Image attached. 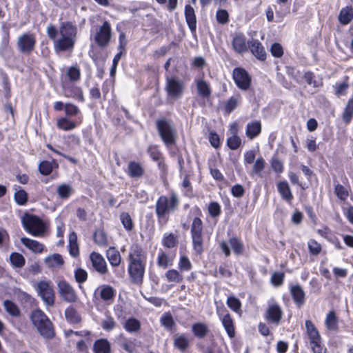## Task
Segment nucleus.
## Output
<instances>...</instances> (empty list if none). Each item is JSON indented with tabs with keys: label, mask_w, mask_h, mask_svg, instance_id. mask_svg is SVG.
Instances as JSON below:
<instances>
[{
	"label": "nucleus",
	"mask_w": 353,
	"mask_h": 353,
	"mask_svg": "<svg viewBox=\"0 0 353 353\" xmlns=\"http://www.w3.org/2000/svg\"><path fill=\"white\" fill-rule=\"evenodd\" d=\"M179 205V200L174 192H172L170 196H161L155 204L156 214L159 223L168 221V214L175 211Z\"/></svg>",
	"instance_id": "obj_1"
},
{
	"label": "nucleus",
	"mask_w": 353,
	"mask_h": 353,
	"mask_svg": "<svg viewBox=\"0 0 353 353\" xmlns=\"http://www.w3.org/2000/svg\"><path fill=\"white\" fill-rule=\"evenodd\" d=\"M30 319L39 334L46 339H52L54 336V330L52 323L40 310H34L30 314Z\"/></svg>",
	"instance_id": "obj_2"
},
{
	"label": "nucleus",
	"mask_w": 353,
	"mask_h": 353,
	"mask_svg": "<svg viewBox=\"0 0 353 353\" xmlns=\"http://www.w3.org/2000/svg\"><path fill=\"white\" fill-rule=\"evenodd\" d=\"M157 128L163 141L168 147L175 143L176 132L170 121L165 119H159L157 121Z\"/></svg>",
	"instance_id": "obj_3"
},
{
	"label": "nucleus",
	"mask_w": 353,
	"mask_h": 353,
	"mask_svg": "<svg viewBox=\"0 0 353 353\" xmlns=\"http://www.w3.org/2000/svg\"><path fill=\"white\" fill-rule=\"evenodd\" d=\"M21 221L24 229L32 235L39 236L43 234L45 224L38 216L26 214Z\"/></svg>",
	"instance_id": "obj_4"
},
{
	"label": "nucleus",
	"mask_w": 353,
	"mask_h": 353,
	"mask_svg": "<svg viewBox=\"0 0 353 353\" xmlns=\"http://www.w3.org/2000/svg\"><path fill=\"white\" fill-rule=\"evenodd\" d=\"M202 233V221L199 218L196 217L193 219L191 225V236L192 240L193 249L198 254H201L203 250V239Z\"/></svg>",
	"instance_id": "obj_5"
},
{
	"label": "nucleus",
	"mask_w": 353,
	"mask_h": 353,
	"mask_svg": "<svg viewBox=\"0 0 353 353\" xmlns=\"http://www.w3.org/2000/svg\"><path fill=\"white\" fill-rule=\"evenodd\" d=\"M184 83L176 77H166L165 90L169 98L176 99L183 94Z\"/></svg>",
	"instance_id": "obj_6"
},
{
	"label": "nucleus",
	"mask_w": 353,
	"mask_h": 353,
	"mask_svg": "<svg viewBox=\"0 0 353 353\" xmlns=\"http://www.w3.org/2000/svg\"><path fill=\"white\" fill-rule=\"evenodd\" d=\"M47 32L48 37L54 40L57 52L66 50V29L63 24L61 25L59 32L53 26L50 25L47 28Z\"/></svg>",
	"instance_id": "obj_7"
},
{
	"label": "nucleus",
	"mask_w": 353,
	"mask_h": 353,
	"mask_svg": "<svg viewBox=\"0 0 353 353\" xmlns=\"http://www.w3.org/2000/svg\"><path fill=\"white\" fill-rule=\"evenodd\" d=\"M283 316L281 307L274 300L270 299L268 302V307L265 312L264 318L272 324L278 325Z\"/></svg>",
	"instance_id": "obj_8"
},
{
	"label": "nucleus",
	"mask_w": 353,
	"mask_h": 353,
	"mask_svg": "<svg viewBox=\"0 0 353 353\" xmlns=\"http://www.w3.org/2000/svg\"><path fill=\"white\" fill-rule=\"evenodd\" d=\"M216 314L230 338L235 336V330L232 319L227 309L223 305L216 307Z\"/></svg>",
	"instance_id": "obj_9"
},
{
	"label": "nucleus",
	"mask_w": 353,
	"mask_h": 353,
	"mask_svg": "<svg viewBox=\"0 0 353 353\" xmlns=\"http://www.w3.org/2000/svg\"><path fill=\"white\" fill-rule=\"evenodd\" d=\"M232 77L236 86L241 90H248L251 85V77L242 68H236L232 72Z\"/></svg>",
	"instance_id": "obj_10"
},
{
	"label": "nucleus",
	"mask_w": 353,
	"mask_h": 353,
	"mask_svg": "<svg viewBox=\"0 0 353 353\" xmlns=\"http://www.w3.org/2000/svg\"><path fill=\"white\" fill-rule=\"evenodd\" d=\"M111 26L109 22L104 21L97 30L94 40L101 48L108 46L111 39Z\"/></svg>",
	"instance_id": "obj_11"
},
{
	"label": "nucleus",
	"mask_w": 353,
	"mask_h": 353,
	"mask_svg": "<svg viewBox=\"0 0 353 353\" xmlns=\"http://www.w3.org/2000/svg\"><path fill=\"white\" fill-rule=\"evenodd\" d=\"M37 292L47 305L54 303V291L47 281H40L37 285Z\"/></svg>",
	"instance_id": "obj_12"
},
{
	"label": "nucleus",
	"mask_w": 353,
	"mask_h": 353,
	"mask_svg": "<svg viewBox=\"0 0 353 353\" xmlns=\"http://www.w3.org/2000/svg\"><path fill=\"white\" fill-rule=\"evenodd\" d=\"M129 263L146 264L147 254L138 244L131 245L129 251Z\"/></svg>",
	"instance_id": "obj_13"
},
{
	"label": "nucleus",
	"mask_w": 353,
	"mask_h": 353,
	"mask_svg": "<svg viewBox=\"0 0 353 353\" xmlns=\"http://www.w3.org/2000/svg\"><path fill=\"white\" fill-rule=\"evenodd\" d=\"M17 44L21 52L30 54L34 50L35 39L32 34H24L18 38Z\"/></svg>",
	"instance_id": "obj_14"
},
{
	"label": "nucleus",
	"mask_w": 353,
	"mask_h": 353,
	"mask_svg": "<svg viewBox=\"0 0 353 353\" xmlns=\"http://www.w3.org/2000/svg\"><path fill=\"white\" fill-rule=\"evenodd\" d=\"M145 264L129 263L128 272L132 281L135 283H141L144 273Z\"/></svg>",
	"instance_id": "obj_15"
},
{
	"label": "nucleus",
	"mask_w": 353,
	"mask_h": 353,
	"mask_svg": "<svg viewBox=\"0 0 353 353\" xmlns=\"http://www.w3.org/2000/svg\"><path fill=\"white\" fill-rule=\"evenodd\" d=\"M81 122V117L79 108L68 103V130L74 128L77 125Z\"/></svg>",
	"instance_id": "obj_16"
},
{
	"label": "nucleus",
	"mask_w": 353,
	"mask_h": 353,
	"mask_svg": "<svg viewBox=\"0 0 353 353\" xmlns=\"http://www.w3.org/2000/svg\"><path fill=\"white\" fill-rule=\"evenodd\" d=\"M248 48L252 54L259 60L264 61L266 59V52L262 43L257 39H252L248 41Z\"/></svg>",
	"instance_id": "obj_17"
},
{
	"label": "nucleus",
	"mask_w": 353,
	"mask_h": 353,
	"mask_svg": "<svg viewBox=\"0 0 353 353\" xmlns=\"http://www.w3.org/2000/svg\"><path fill=\"white\" fill-rule=\"evenodd\" d=\"M90 259L92 262V267L96 271L101 274H104L107 272V264L102 255L99 253L93 252L90 254Z\"/></svg>",
	"instance_id": "obj_18"
},
{
	"label": "nucleus",
	"mask_w": 353,
	"mask_h": 353,
	"mask_svg": "<svg viewBox=\"0 0 353 353\" xmlns=\"http://www.w3.org/2000/svg\"><path fill=\"white\" fill-rule=\"evenodd\" d=\"M176 253L174 252H166L160 250L157 256V265L165 269L172 265Z\"/></svg>",
	"instance_id": "obj_19"
},
{
	"label": "nucleus",
	"mask_w": 353,
	"mask_h": 353,
	"mask_svg": "<svg viewBox=\"0 0 353 353\" xmlns=\"http://www.w3.org/2000/svg\"><path fill=\"white\" fill-rule=\"evenodd\" d=\"M232 46L233 50L239 54H243L248 50V44L246 38L243 34H237L234 36Z\"/></svg>",
	"instance_id": "obj_20"
},
{
	"label": "nucleus",
	"mask_w": 353,
	"mask_h": 353,
	"mask_svg": "<svg viewBox=\"0 0 353 353\" xmlns=\"http://www.w3.org/2000/svg\"><path fill=\"white\" fill-rule=\"evenodd\" d=\"M305 328L310 345L314 343H322L321 335L311 321H305Z\"/></svg>",
	"instance_id": "obj_21"
},
{
	"label": "nucleus",
	"mask_w": 353,
	"mask_h": 353,
	"mask_svg": "<svg viewBox=\"0 0 353 353\" xmlns=\"http://www.w3.org/2000/svg\"><path fill=\"white\" fill-rule=\"evenodd\" d=\"M290 293L292 299L298 307L302 306L305 303V292L299 285H293L290 288Z\"/></svg>",
	"instance_id": "obj_22"
},
{
	"label": "nucleus",
	"mask_w": 353,
	"mask_h": 353,
	"mask_svg": "<svg viewBox=\"0 0 353 353\" xmlns=\"http://www.w3.org/2000/svg\"><path fill=\"white\" fill-rule=\"evenodd\" d=\"M174 346L183 352L190 346V339L184 334H176L174 336Z\"/></svg>",
	"instance_id": "obj_23"
},
{
	"label": "nucleus",
	"mask_w": 353,
	"mask_h": 353,
	"mask_svg": "<svg viewBox=\"0 0 353 353\" xmlns=\"http://www.w3.org/2000/svg\"><path fill=\"white\" fill-rule=\"evenodd\" d=\"M44 263L50 269L59 268L63 265L64 259L59 254H53L44 259Z\"/></svg>",
	"instance_id": "obj_24"
},
{
	"label": "nucleus",
	"mask_w": 353,
	"mask_h": 353,
	"mask_svg": "<svg viewBox=\"0 0 353 353\" xmlns=\"http://www.w3.org/2000/svg\"><path fill=\"white\" fill-rule=\"evenodd\" d=\"M261 132V123L259 121H253L247 124L245 134L250 139L256 137Z\"/></svg>",
	"instance_id": "obj_25"
},
{
	"label": "nucleus",
	"mask_w": 353,
	"mask_h": 353,
	"mask_svg": "<svg viewBox=\"0 0 353 353\" xmlns=\"http://www.w3.org/2000/svg\"><path fill=\"white\" fill-rule=\"evenodd\" d=\"M185 17L188 26L192 32L195 31L196 28V19L194 8L186 5L185 7Z\"/></svg>",
	"instance_id": "obj_26"
},
{
	"label": "nucleus",
	"mask_w": 353,
	"mask_h": 353,
	"mask_svg": "<svg viewBox=\"0 0 353 353\" xmlns=\"http://www.w3.org/2000/svg\"><path fill=\"white\" fill-rule=\"evenodd\" d=\"M95 293L98 294L101 299L105 301L112 300L114 296V289L111 286L106 285L99 286Z\"/></svg>",
	"instance_id": "obj_27"
},
{
	"label": "nucleus",
	"mask_w": 353,
	"mask_h": 353,
	"mask_svg": "<svg viewBox=\"0 0 353 353\" xmlns=\"http://www.w3.org/2000/svg\"><path fill=\"white\" fill-rule=\"evenodd\" d=\"M21 241L24 246L35 253L41 252L44 248L43 245L41 243L28 238L23 237L21 239Z\"/></svg>",
	"instance_id": "obj_28"
},
{
	"label": "nucleus",
	"mask_w": 353,
	"mask_h": 353,
	"mask_svg": "<svg viewBox=\"0 0 353 353\" xmlns=\"http://www.w3.org/2000/svg\"><path fill=\"white\" fill-rule=\"evenodd\" d=\"M106 256L112 266H119L121 263V257L119 252L114 248H110L106 252Z\"/></svg>",
	"instance_id": "obj_29"
},
{
	"label": "nucleus",
	"mask_w": 353,
	"mask_h": 353,
	"mask_svg": "<svg viewBox=\"0 0 353 353\" xmlns=\"http://www.w3.org/2000/svg\"><path fill=\"white\" fill-rule=\"evenodd\" d=\"M353 19V8L351 6H346L341 10L339 20L344 25L348 24Z\"/></svg>",
	"instance_id": "obj_30"
},
{
	"label": "nucleus",
	"mask_w": 353,
	"mask_h": 353,
	"mask_svg": "<svg viewBox=\"0 0 353 353\" xmlns=\"http://www.w3.org/2000/svg\"><path fill=\"white\" fill-rule=\"evenodd\" d=\"M77 39V27L68 23V51L72 50Z\"/></svg>",
	"instance_id": "obj_31"
},
{
	"label": "nucleus",
	"mask_w": 353,
	"mask_h": 353,
	"mask_svg": "<svg viewBox=\"0 0 353 353\" xmlns=\"http://www.w3.org/2000/svg\"><path fill=\"white\" fill-rule=\"evenodd\" d=\"M278 190L284 200H285L288 203L291 202V201L293 199V196L291 192L289 185L287 182H280L278 184Z\"/></svg>",
	"instance_id": "obj_32"
},
{
	"label": "nucleus",
	"mask_w": 353,
	"mask_h": 353,
	"mask_svg": "<svg viewBox=\"0 0 353 353\" xmlns=\"http://www.w3.org/2000/svg\"><path fill=\"white\" fill-rule=\"evenodd\" d=\"M94 353H110V344L106 339H99L94 344Z\"/></svg>",
	"instance_id": "obj_33"
},
{
	"label": "nucleus",
	"mask_w": 353,
	"mask_h": 353,
	"mask_svg": "<svg viewBox=\"0 0 353 353\" xmlns=\"http://www.w3.org/2000/svg\"><path fill=\"white\" fill-rule=\"evenodd\" d=\"M144 172V170L140 163L131 161L128 165V174L131 177L139 178L141 177Z\"/></svg>",
	"instance_id": "obj_34"
},
{
	"label": "nucleus",
	"mask_w": 353,
	"mask_h": 353,
	"mask_svg": "<svg viewBox=\"0 0 353 353\" xmlns=\"http://www.w3.org/2000/svg\"><path fill=\"white\" fill-rule=\"evenodd\" d=\"M9 259L11 265L14 268H22L26 263L24 256L18 252H12Z\"/></svg>",
	"instance_id": "obj_35"
},
{
	"label": "nucleus",
	"mask_w": 353,
	"mask_h": 353,
	"mask_svg": "<svg viewBox=\"0 0 353 353\" xmlns=\"http://www.w3.org/2000/svg\"><path fill=\"white\" fill-rule=\"evenodd\" d=\"M69 252L72 257H77L79 254V245L77 243V236L72 232L69 236Z\"/></svg>",
	"instance_id": "obj_36"
},
{
	"label": "nucleus",
	"mask_w": 353,
	"mask_h": 353,
	"mask_svg": "<svg viewBox=\"0 0 353 353\" xmlns=\"http://www.w3.org/2000/svg\"><path fill=\"white\" fill-rule=\"evenodd\" d=\"M14 189L15 190L14 198L16 203L20 205H25L28 201V194L26 192L20 189V187L17 185H14Z\"/></svg>",
	"instance_id": "obj_37"
},
{
	"label": "nucleus",
	"mask_w": 353,
	"mask_h": 353,
	"mask_svg": "<svg viewBox=\"0 0 353 353\" xmlns=\"http://www.w3.org/2000/svg\"><path fill=\"white\" fill-rule=\"evenodd\" d=\"M326 327L330 330H336L338 328V319L334 311H330L325 320Z\"/></svg>",
	"instance_id": "obj_38"
},
{
	"label": "nucleus",
	"mask_w": 353,
	"mask_h": 353,
	"mask_svg": "<svg viewBox=\"0 0 353 353\" xmlns=\"http://www.w3.org/2000/svg\"><path fill=\"white\" fill-rule=\"evenodd\" d=\"M196 88L199 95L205 98L210 97L211 94V88L206 81L199 79L196 81Z\"/></svg>",
	"instance_id": "obj_39"
},
{
	"label": "nucleus",
	"mask_w": 353,
	"mask_h": 353,
	"mask_svg": "<svg viewBox=\"0 0 353 353\" xmlns=\"http://www.w3.org/2000/svg\"><path fill=\"white\" fill-rule=\"evenodd\" d=\"M165 277L170 283H179L183 281V275L174 269L168 270L165 274Z\"/></svg>",
	"instance_id": "obj_40"
},
{
	"label": "nucleus",
	"mask_w": 353,
	"mask_h": 353,
	"mask_svg": "<svg viewBox=\"0 0 353 353\" xmlns=\"http://www.w3.org/2000/svg\"><path fill=\"white\" fill-rule=\"evenodd\" d=\"M3 307L6 311L12 316L18 317L20 316L21 312L19 307L12 301L5 300L3 301Z\"/></svg>",
	"instance_id": "obj_41"
},
{
	"label": "nucleus",
	"mask_w": 353,
	"mask_h": 353,
	"mask_svg": "<svg viewBox=\"0 0 353 353\" xmlns=\"http://www.w3.org/2000/svg\"><path fill=\"white\" fill-rule=\"evenodd\" d=\"M94 241L100 247H105L108 244L106 234L102 230H97L94 234Z\"/></svg>",
	"instance_id": "obj_42"
},
{
	"label": "nucleus",
	"mask_w": 353,
	"mask_h": 353,
	"mask_svg": "<svg viewBox=\"0 0 353 353\" xmlns=\"http://www.w3.org/2000/svg\"><path fill=\"white\" fill-rule=\"evenodd\" d=\"M192 332L195 336L203 338L208 332V328L204 323H194L192 327Z\"/></svg>",
	"instance_id": "obj_43"
},
{
	"label": "nucleus",
	"mask_w": 353,
	"mask_h": 353,
	"mask_svg": "<svg viewBox=\"0 0 353 353\" xmlns=\"http://www.w3.org/2000/svg\"><path fill=\"white\" fill-rule=\"evenodd\" d=\"M353 117V99L348 100L347 103L343 113V120L345 123L350 122Z\"/></svg>",
	"instance_id": "obj_44"
},
{
	"label": "nucleus",
	"mask_w": 353,
	"mask_h": 353,
	"mask_svg": "<svg viewBox=\"0 0 353 353\" xmlns=\"http://www.w3.org/2000/svg\"><path fill=\"white\" fill-rule=\"evenodd\" d=\"M241 99V98L239 94L230 98L225 105V112L228 114L232 112L238 106Z\"/></svg>",
	"instance_id": "obj_45"
},
{
	"label": "nucleus",
	"mask_w": 353,
	"mask_h": 353,
	"mask_svg": "<svg viewBox=\"0 0 353 353\" xmlns=\"http://www.w3.org/2000/svg\"><path fill=\"white\" fill-rule=\"evenodd\" d=\"M124 328L129 332H137L140 329V323L136 319H129L125 321Z\"/></svg>",
	"instance_id": "obj_46"
},
{
	"label": "nucleus",
	"mask_w": 353,
	"mask_h": 353,
	"mask_svg": "<svg viewBox=\"0 0 353 353\" xmlns=\"http://www.w3.org/2000/svg\"><path fill=\"white\" fill-rule=\"evenodd\" d=\"M162 243L168 248H173L177 243L176 237L172 233L165 234L162 240Z\"/></svg>",
	"instance_id": "obj_47"
},
{
	"label": "nucleus",
	"mask_w": 353,
	"mask_h": 353,
	"mask_svg": "<svg viewBox=\"0 0 353 353\" xmlns=\"http://www.w3.org/2000/svg\"><path fill=\"white\" fill-rule=\"evenodd\" d=\"M227 305L231 310L236 313H239L241 311V301L234 296H230L228 298Z\"/></svg>",
	"instance_id": "obj_48"
},
{
	"label": "nucleus",
	"mask_w": 353,
	"mask_h": 353,
	"mask_svg": "<svg viewBox=\"0 0 353 353\" xmlns=\"http://www.w3.org/2000/svg\"><path fill=\"white\" fill-rule=\"evenodd\" d=\"M69 95L79 101H83V92L79 87L71 86L69 88L68 85V96Z\"/></svg>",
	"instance_id": "obj_49"
},
{
	"label": "nucleus",
	"mask_w": 353,
	"mask_h": 353,
	"mask_svg": "<svg viewBox=\"0 0 353 353\" xmlns=\"http://www.w3.org/2000/svg\"><path fill=\"white\" fill-rule=\"evenodd\" d=\"M265 168V161L262 157L258 158L253 165L252 174V175H257L261 176V172Z\"/></svg>",
	"instance_id": "obj_50"
},
{
	"label": "nucleus",
	"mask_w": 353,
	"mask_h": 353,
	"mask_svg": "<svg viewBox=\"0 0 353 353\" xmlns=\"http://www.w3.org/2000/svg\"><path fill=\"white\" fill-rule=\"evenodd\" d=\"M80 68L77 65L70 67L68 69V79L72 81H76L80 79Z\"/></svg>",
	"instance_id": "obj_51"
},
{
	"label": "nucleus",
	"mask_w": 353,
	"mask_h": 353,
	"mask_svg": "<svg viewBox=\"0 0 353 353\" xmlns=\"http://www.w3.org/2000/svg\"><path fill=\"white\" fill-rule=\"evenodd\" d=\"M334 192L336 196L342 201H345L349 195L347 190L342 185L337 183L335 185Z\"/></svg>",
	"instance_id": "obj_52"
},
{
	"label": "nucleus",
	"mask_w": 353,
	"mask_h": 353,
	"mask_svg": "<svg viewBox=\"0 0 353 353\" xmlns=\"http://www.w3.org/2000/svg\"><path fill=\"white\" fill-rule=\"evenodd\" d=\"M101 325L104 330L111 331L115 328L117 323L112 317L107 316L102 320Z\"/></svg>",
	"instance_id": "obj_53"
},
{
	"label": "nucleus",
	"mask_w": 353,
	"mask_h": 353,
	"mask_svg": "<svg viewBox=\"0 0 353 353\" xmlns=\"http://www.w3.org/2000/svg\"><path fill=\"white\" fill-rule=\"evenodd\" d=\"M178 267L181 271L188 272L191 270L192 263L186 256L182 255L180 257Z\"/></svg>",
	"instance_id": "obj_54"
},
{
	"label": "nucleus",
	"mask_w": 353,
	"mask_h": 353,
	"mask_svg": "<svg viewBox=\"0 0 353 353\" xmlns=\"http://www.w3.org/2000/svg\"><path fill=\"white\" fill-rule=\"evenodd\" d=\"M241 140L237 135L230 136L228 138L227 144L231 150H236L241 145Z\"/></svg>",
	"instance_id": "obj_55"
},
{
	"label": "nucleus",
	"mask_w": 353,
	"mask_h": 353,
	"mask_svg": "<svg viewBox=\"0 0 353 353\" xmlns=\"http://www.w3.org/2000/svg\"><path fill=\"white\" fill-rule=\"evenodd\" d=\"M120 219L123 227L127 230H131L133 228V223L130 216L125 212L121 213Z\"/></svg>",
	"instance_id": "obj_56"
},
{
	"label": "nucleus",
	"mask_w": 353,
	"mask_h": 353,
	"mask_svg": "<svg viewBox=\"0 0 353 353\" xmlns=\"http://www.w3.org/2000/svg\"><path fill=\"white\" fill-rule=\"evenodd\" d=\"M161 323L164 327L169 330H171L175 325L173 318L170 314L163 315L161 318Z\"/></svg>",
	"instance_id": "obj_57"
},
{
	"label": "nucleus",
	"mask_w": 353,
	"mask_h": 353,
	"mask_svg": "<svg viewBox=\"0 0 353 353\" xmlns=\"http://www.w3.org/2000/svg\"><path fill=\"white\" fill-rule=\"evenodd\" d=\"M307 245L312 254L317 255L321 250V245L315 240L310 239L307 243Z\"/></svg>",
	"instance_id": "obj_58"
},
{
	"label": "nucleus",
	"mask_w": 353,
	"mask_h": 353,
	"mask_svg": "<svg viewBox=\"0 0 353 353\" xmlns=\"http://www.w3.org/2000/svg\"><path fill=\"white\" fill-rule=\"evenodd\" d=\"M39 172L43 175H48L52 170V163L49 161H42L39 166Z\"/></svg>",
	"instance_id": "obj_59"
},
{
	"label": "nucleus",
	"mask_w": 353,
	"mask_h": 353,
	"mask_svg": "<svg viewBox=\"0 0 353 353\" xmlns=\"http://www.w3.org/2000/svg\"><path fill=\"white\" fill-rule=\"evenodd\" d=\"M229 243L232 249L236 254H239L242 253L243 245L237 239L232 238L230 239Z\"/></svg>",
	"instance_id": "obj_60"
},
{
	"label": "nucleus",
	"mask_w": 353,
	"mask_h": 353,
	"mask_svg": "<svg viewBox=\"0 0 353 353\" xmlns=\"http://www.w3.org/2000/svg\"><path fill=\"white\" fill-rule=\"evenodd\" d=\"M208 212L213 217L218 216L221 213V206L217 202H212L208 206Z\"/></svg>",
	"instance_id": "obj_61"
},
{
	"label": "nucleus",
	"mask_w": 353,
	"mask_h": 353,
	"mask_svg": "<svg viewBox=\"0 0 353 353\" xmlns=\"http://www.w3.org/2000/svg\"><path fill=\"white\" fill-rule=\"evenodd\" d=\"M216 20L219 23L225 24L228 21V13L225 10H219L216 12Z\"/></svg>",
	"instance_id": "obj_62"
},
{
	"label": "nucleus",
	"mask_w": 353,
	"mask_h": 353,
	"mask_svg": "<svg viewBox=\"0 0 353 353\" xmlns=\"http://www.w3.org/2000/svg\"><path fill=\"white\" fill-rule=\"evenodd\" d=\"M284 279V274L283 272H274L271 277V282L274 286L281 285Z\"/></svg>",
	"instance_id": "obj_63"
},
{
	"label": "nucleus",
	"mask_w": 353,
	"mask_h": 353,
	"mask_svg": "<svg viewBox=\"0 0 353 353\" xmlns=\"http://www.w3.org/2000/svg\"><path fill=\"white\" fill-rule=\"evenodd\" d=\"M148 153L154 161H159L161 157V152L156 146H149L148 148Z\"/></svg>",
	"instance_id": "obj_64"
}]
</instances>
